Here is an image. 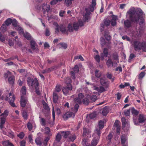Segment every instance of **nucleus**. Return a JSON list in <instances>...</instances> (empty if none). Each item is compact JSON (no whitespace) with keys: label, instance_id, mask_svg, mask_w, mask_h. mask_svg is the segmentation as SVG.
Wrapping results in <instances>:
<instances>
[{"label":"nucleus","instance_id":"nucleus-59","mask_svg":"<svg viewBox=\"0 0 146 146\" xmlns=\"http://www.w3.org/2000/svg\"><path fill=\"white\" fill-rule=\"evenodd\" d=\"M68 31L70 32H73V29L72 26L70 24H69L68 26Z\"/></svg>","mask_w":146,"mask_h":146},{"label":"nucleus","instance_id":"nucleus-37","mask_svg":"<svg viewBox=\"0 0 146 146\" xmlns=\"http://www.w3.org/2000/svg\"><path fill=\"white\" fill-rule=\"evenodd\" d=\"M11 23L12 25L15 27V29L17 28V27L19 26L17 25V22L16 19H13L12 20Z\"/></svg>","mask_w":146,"mask_h":146},{"label":"nucleus","instance_id":"nucleus-20","mask_svg":"<svg viewBox=\"0 0 146 146\" xmlns=\"http://www.w3.org/2000/svg\"><path fill=\"white\" fill-rule=\"evenodd\" d=\"M131 112L133 116H136L139 114V111L134 107L131 108Z\"/></svg>","mask_w":146,"mask_h":146},{"label":"nucleus","instance_id":"nucleus-26","mask_svg":"<svg viewBox=\"0 0 146 146\" xmlns=\"http://www.w3.org/2000/svg\"><path fill=\"white\" fill-rule=\"evenodd\" d=\"M108 112L109 111L108 108L106 107H105L102 109V114L106 116L108 113Z\"/></svg>","mask_w":146,"mask_h":146},{"label":"nucleus","instance_id":"nucleus-23","mask_svg":"<svg viewBox=\"0 0 146 146\" xmlns=\"http://www.w3.org/2000/svg\"><path fill=\"white\" fill-rule=\"evenodd\" d=\"M58 99V95L56 92H54L53 95V102L54 103L57 102Z\"/></svg>","mask_w":146,"mask_h":146},{"label":"nucleus","instance_id":"nucleus-1","mask_svg":"<svg viewBox=\"0 0 146 146\" xmlns=\"http://www.w3.org/2000/svg\"><path fill=\"white\" fill-rule=\"evenodd\" d=\"M130 21L127 20L124 22V25L127 27H129L131 26V22L134 23H139V25L142 24L145 22L143 17V12L140 9H135L134 8L130 9L127 12Z\"/></svg>","mask_w":146,"mask_h":146},{"label":"nucleus","instance_id":"nucleus-61","mask_svg":"<svg viewBox=\"0 0 146 146\" xmlns=\"http://www.w3.org/2000/svg\"><path fill=\"white\" fill-rule=\"evenodd\" d=\"M59 45H60L64 49H66L67 47V44H66L64 43H60L58 44Z\"/></svg>","mask_w":146,"mask_h":146},{"label":"nucleus","instance_id":"nucleus-57","mask_svg":"<svg viewBox=\"0 0 146 146\" xmlns=\"http://www.w3.org/2000/svg\"><path fill=\"white\" fill-rule=\"evenodd\" d=\"M135 57V55L132 53H131L130 54L129 56V58L128 60V61L129 62H131V60L134 58Z\"/></svg>","mask_w":146,"mask_h":146},{"label":"nucleus","instance_id":"nucleus-51","mask_svg":"<svg viewBox=\"0 0 146 146\" xmlns=\"http://www.w3.org/2000/svg\"><path fill=\"white\" fill-rule=\"evenodd\" d=\"M133 121L135 124L136 125H139V121H137V119L136 116H133Z\"/></svg>","mask_w":146,"mask_h":146},{"label":"nucleus","instance_id":"nucleus-33","mask_svg":"<svg viewBox=\"0 0 146 146\" xmlns=\"http://www.w3.org/2000/svg\"><path fill=\"white\" fill-rule=\"evenodd\" d=\"M22 116L25 119L27 120L28 119V115L27 112L25 111H23L22 114Z\"/></svg>","mask_w":146,"mask_h":146},{"label":"nucleus","instance_id":"nucleus-53","mask_svg":"<svg viewBox=\"0 0 146 146\" xmlns=\"http://www.w3.org/2000/svg\"><path fill=\"white\" fill-rule=\"evenodd\" d=\"M82 100L78 97L75 98L74 99V101L76 103H77L78 104H80L82 103Z\"/></svg>","mask_w":146,"mask_h":146},{"label":"nucleus","instance_id":"nucleus-16","mask_svg":"<svg viewBox=\"0 0 146 146\" xmlns=\"http://www.w3.org/2000/svg\"><path fill=\"white\" fill-rule=\"evenodd\" d=\"M61 138L62 136L61 133L59 132L58 133L56 136L55 140L53 143V145H55L56 143V141L58 142H60L61 139Z\"/></svg>","mask_w":146,"mask_h":146},{"label":"nucleus","instance_id":"nucleus-63","mask_svg":"<svg viewBox=\"0 0 146 146\" xmlns=\"http://www.w3.org/2000/svg\"><path fill=\"white\" fill-rule=\"evenodd\" d=\"M110 23V21L109 20H105L104 22V23L105 26H108L109 25Z\"/></svg>","mask_w":146,"mask_h":146},{"label":"nucleus","instance_id":"nucleus-12","mask_svg":"<svg viewBox=\"0 0 146 146\" xmlns=\"http://www.w3.org/2000/svg\"><path fill=\"white\" fill-rule=\"evenodd\" d=\"M83 25V23L82 21H78V23H74L73 25V29L75 30H77L79 26H82Z\"/></svg>","mask_w":146,"mask_h":146},{"label":"nucleus","instance_id":"nucleus-30","mask_svg":"<svg viewBox=\"0 0 146 146\" xmlns=\"http://www.w3.org/2000/svg\"><path fill=\"white\" fill-rule=\"evenodd\" d=\"M24 36L28 40H30L31 38V35L28 33H25L24 34Z\"/></svg>","mask_w":146,"mask_h":146},{"label":"nucleus","instance_id":"nucleus-41","mask_svg":"<svg viewBox=\"0 0 146 146\" xmlns=\"http://www.w3.org/2000/svg\"><path fill=\"white\" fill-rule=\"evenodd\" d=\"M60 86L59 85H57L55 88V90L54 92H59L61 90Z\"/></svg>","mask_w":146,"mask_h":146},{"label":"nucleus","instance_id":"nucleus-21","mask_svg":"<svg viewBox=\"0 0 146 146\" xmlns=\"http://www.w3.org/2000/svg\"><path fill=\"white\" fill-rule=\"evenodd\" d=\"M96 136V138H94V139L92 141L90 146H96L98 143V140L99 139H97V135H95Z\"/></svg>","mask_w":146,"mask_h":146},{"label":"nucleus","instance_id":"nucleus-58","mask_svg":"<svg viewBox=\"0 0 146 146\" xmlns=\"http://www.w3.org/2000/svg\"><path fill=\"white\" fill-rule=\"evenodd\" d=\"M5 117H1L0 118V124H4L5 122Z\"/></svg>","mask_w":146,"mask_h":146},{"label":"nucleus","instance_id":"nucleus-29","mask_svg":"<svg viewBox=\"0 0 146 146\" xmlns=\"http://www.w3.org/2000/svg\"><path fill=\"white\" fill-rule=\"evenodd\" d=\"M82 102L84 104L86 105H88L90 102L89 98L86 97L84 98Z\"/></svg>","mask_w":146,"mask_h":146},{"label":"nucleus","instance_id":"nucleus-50","mask_svg":"<svg viewBox=\"0 0 146 146\" xmlns=\"http://www.w3.org/2000/svg\"><path fill=\"white\" fill-rule=\"evenodd\" d=\"M130 111H131V108L128 110H125L124 112L125 115L127 116H129L130 114Z\"/></svg>","mask_w":146,"mask_h":146},{"label":"nucleus","instance_id":"nucleus-15","mask_svg":"<svg viewBox=\"0 0 146 146\" xmlns=\"http://www.w3.org/2000/svg\"><path fill=\"white\" fill-rule=\"evenodd\" d=\"M101 44L102 47L105 45H106V46H109V45L110 44V42L108 41V42H106L104 38L101 37L100 38Z\"/></svg>","mask_w":146,"mask_h":146},{"label":"nucleus","instance_id":"nucleus-54","mask_svg":"<svg viewBox=\"0 0 146 146\" xmlns=\"http://www.w3.org/2000/svg\"><path fill=\"white\" fill-rule=\"evenodd\" d=\"M106 90L103 86H101L99 87L98 92L100 93H102L104 91H106Z\"/></svg>","mask_w":146,"mask_h":146},{"label":"nucleus","instance_id":"nucleus-39","mask_svg":"<svg viewBox=\"0 0 146 146\" xmlns=\"http://www.w3.org/2000/svg\"><path fill=\"white\" fill-rule=\"evenodd\" d=\"M89 98L91 102H94L97 100V97L96 95H93L91 96Z\"/></svg>","mask_w":146,"mask_h":146},{"label":"nucleus","instance_id":"nucleus-18","mask_svg":"<svg viewBox=\"0 0 146 146\" xmlns=\"http://www.w3.org/2000/svg\"><path fill=\"white\" fill-rule=\"evenodd\" d=\"M86 13L85 15L84 16V19L85 21H86L88 20L89 18V15L90 14V11H89L88 9L86 8L85 9Z\"/></svg>","mask_w":146,"mask_h":146},{"label":"nucleus","instance_id":"nucleus-7","mask_svg":"<svg viewBox=\"0 0 146 146\" xmlns=\"http://www.w3.org/2000/svg\"><path fill=\"white\" fill-rule=\"evenodd\" d=\"M36 8L38 10L42 9V11L44 14L48 13L50 10V6L47 4L43 3L40 6L37 5Z\"/></svg>","mask_w":146,"mask_h":146},{"label":"nucleus","instance_id":"nucleus-46","mask_svg":"<svg viewBox=\"0 0 146 146\" xmlns=\"http://www.w3.org/2000/svg\"><path fill=\"white\" fill-rule=\"evenodd\" d=\"M27 127L29 130V131H31L32 129L33 126L32 124L31 123L30 121H29L27 123Z\"/></svg>","mask_w":146,"mask_h":146},{"label":"nucleus","instance_id":"nucleus-35","mask_svg":"<svg viewBox=\"0 0 146 146\" xmlns=\"http://www.w3.org/2000/svg\"><path fill=\"white\" fill-rule=\"evenodd\" d=\"M15 29L18 31L19 33L20 34H22L24 33V31L23 29L19 26L17 27V28H16Z\"/></svg>","mask_w":146,"mask_h":146},{"label":"nucleus","instance_id":"nucleus-27","mask_svg":"<svg viewBox=\"0 0 146 146\" xmlns=\"http://www.w3.org/2000/svg\"><path fill=\"white\" fill-rule=\"evenodd\" d=\"M106 64L108 67L112 66H113V62L109 58L106 62Z\"/></svg>","mask_w":146,"mask_h":146},{"label":"nucleus","instance_id":"nucleus-9","mask_svg":"<svg viewBox=\"0 0 146 146\" xmlns=\"http://www.w3.org/2000/svg\"><path fill=\"white\" fill-rule=\"evenodd\" d=\"M28 102L27 98L24 96H21L20 100L21 106L23 108L25 107V106H27V105L28 104Z\"/></svg>","mask_w":146,"mask_h":146},{"label":"nucleus","instance_id":"nucleus-3","mask_svg":"<svg viewBox=\"0 0 146 146\" xmlns=\"http://www.w3.org/2000/svg\"><path fill=\"white\" fill-rule=\"evenodd\" d=\"M79 106V105L76 104L74 106V109L73 110V111L74 113L67 112L65 113L63 116V118L64 120H67L69 118L72 117H74L75 116V113H76L78 109Z\"/></svg>","mask_w":146,"mask_h":146},{"label":"nucleus","instance_id":"nucleus-24","mask_svg":"<svg viewBox=\"0 0 146 146\" xmlns=\"http://www.w3.org/2000/svg\"><path fill=\"white\" fill-rule=\"evenodd\" d=\"M3 144L5 146H14V145L8 140L3 141Z\"/></svg>","mask_w":146,"mask_h":146},{"label":"nucleus","instance_id":"nucleus-44","mask_svg":"<svg viewBox=\"0 0 146 146\" xmlns=\"http://www.w3.org/2000/svg\"><path fill=\"white\" fill-rule=\"evenodd\" d=\"M44 130L46 134L49 135H51L50 134V130L49 127H46L44 128Z\"/></svg>","mask_w":146,"mask_h":146},{"label":"nucleus","instance_id":"nucleus-11","mask_svg":"<svg viewBox=\"0 0 146 146\" xmlns=\"http://www.w3.org/2000/svg\"><path fill=\"white\" fill-rule=\"evenodd\" d=\"M30 44L31 48L32 49L36 52H38L39 49L38 48V46L34 40H31L30 41Z\"/></svg>","mask_w":146,"mask_h":146},{"label":"nucleus","instance_id":"nucleus-64","mask_svg":"<svg viewBox=\"0 0 146 146\" xmlns=\"http://www.w3.org/2000/svg\"><path fill=\"white\" fill-rule=\"evenodd\" d=\"M17 136L20 138L22 139L24 137V134L23 132H22L20 133L19 134H18Z\"/></svg>","mask_w":146,"mask_h":146},{"label":"nucleus","instance_id":"nucleus-40","mask_svg":"<svg viewBox=\"0 0 146 146\" xmlns=\"http://www.w3.org/2000/svg\"><path fill=\"white\" fill-rule=\"evenodd\" d=\"M54 68H51L46 69L44 70H43L42 71V73L43 74L49 73Z\"/></svg>","mask_w":146,"mask_h":146},{"label":"nucleus","instance_id":"nucleus-31","mask_svg":"<svg viewBox=\"0 0 146 146\" xmlns=\"http://www.w3.org/2000/svg\"><path fill=\"white\" fill-rule=\"evenodd\" d=\"M43 106L44 109L46 110L48 113L50 110V109L47 104L44 102L43 103Z\"/></svg>","mask_w":146,"mask_h":146},{"label":"nucleus","instance_id":"nucleus-6","mask_svg":"<svg viewBox=\"0 0 146 146\" xmlns=\"http://www.w3.org/2000/svg\"><path fill=\"white\" fill-rule=\"evenodd\" d=\"M104 127V121L100 120L99 122L98 127L96 128L95 131V135H97V139H99L100 137L101 132L100 129H102Z\"/></svg>","mask_w":146,"mask_h":146},{"label":"nucleus","instance_id":"nucleus-4","mask_svg":"<svg viewBox=\"0 0 146 146\" xmlns=\"http://www.w3.org/2000/svg\"><path fill=\"white\" fill-rule=\"evenodd\" d=\"M53 25L55 27V29L56 33H58L60 30L62 33L68 35V30L64 26L62 25L59 26L56 22L54 23Z\"/></svg>","mask_w":146,"mask_h":146},{"label":"nucleus","instance_id":"nucleus-62","mask_svg":"<svg viewBox=\"0 0 146 146\" xmlns=\"http://www.w3.org/2000/svg\"><path fill=\"white\" fill-rule=\"evenodd\" d=\"M73 70L75 73H77L79 71L78 66L77 65H75L74 68Z\"/></svg>","mask_w":146,"mask_h":146},{"label":"nucleus","instance_id":"nucleus-42","mask_svg":"<svg viewBox=\"0 0 146 146\" xmlns=\"http://www.w3.org/2000/svg\"><path fill=\"white\" fill-rule=\"evenodd\" d=\"M113 58L114 60H117L118 62H119L118 55L117 53H113Z\"/></svg>","mask_w":146,"mask_h":146},{"label":"nucleus","instance_id":"nucleus-47","mask_svg":"<svg viewBox=\"0 0 146 146\" xmlns=\"http://www.w3.org/2000/svg\"><path fill=\"white\" fill-rule=\"evenodd\" d=\"M7 27L6 25L5 24H3L0 28L1 31L4 32L6 31Z\"/></svg>","mask_w":146,"mask_h":146},{"label":"nucleus","instance_id":"nucleus-34","mask_svg":"<svg viewBox=\"0 0 146 146\" xmlns=\"http://www.w3.org/2000/svg\"><path fill=\"white\" fill-rule=\"evenodd\" d=\"M97 115V113L95 111H94L92 113L89 114V117L90 118L92 119L95 117Z\"/></svg>","mask_w":146,"mask_h":146},{"label":"nucleus","instance_id":"nucleus-2","mask_svg":"<svg viewBox=\"0 0 146 146\" xmlns=\"http://www.w3.org/2000/svg\"><path fill=\"white\" fill-rule=\"evenodd\" d=\"M134 47L135 50H139L141 49L146 52V42H143L141 43L139 41L136 40L134 42Z\"/></svg>","mask_w":146,"mask_h":146},{"label":"nucleus","instance_id":"nucleus-32","mask_svg":"<svg viewBox=\"0 0 146 146\" xmlns=\"http://www.w3.org/2000/svg\"><path fill=\"white\" fill-rule=\"evenodd\" d=\"M95 76L98 78H99L101 76L102 73L99 70H96L95 73Z\"/></svg>","mask_w":146,"mask_h":146},{"label":"nucleus","instance_id":"nucleus-36","mask_svg":"<svg viewBox=\"0 0 146 146\" xmlns=\"http://www.w3.org/2000/svg\"><path fill=\"white\" fill-rule=\"evenodd\" d=\"M21 92L22 94V95L24 96L25 95L26 93V88L25 86H23L21 89Z\"/></svg>","mask_w":146,"mask_h":146},{"label":"nucleus","instance_id":"nucleus-14","mask_svg":"<svg viewBox=\"0 0 146 146\" xmlns=\"http://www.w3.org/2000/svg\"><path fill=\"white\" fill-rule=\"evenodd\" d=\"M108 54V49L106 48H105L104 49L103 53H101L100 54L101 57L102 58V60H103L104 58V57H106L107 56Z\"/></svg>","mask_w":146,"mask_h":146},{"label":"nucleus","instance_id":"nucleus-56","mask_svg":"<svg viewBox=\"0 0 146 146\" xmlns=\"http://www.w3.org/2000/svg\"><path fill=\"white\" fill-rule=\"evenodd\" d=\"M8 113L9 111L7 110H5L4 112L0 116L3 115L4 117H6L8 115Z\"/></svg>","mask_w":146,"mask_h":146},{"label":"nucleus","instance_id":"nucleus-25","mask_svg":"<svg viewBox=\"0 0 146 146\" xmlns=\"http://www.w3.org/2000/svg\"><path fill=\"white\" fill-rule=\"evenodd\" d=\"M62 136L64 138H66L70 134V132L69 131H62L61 133Z\"/></svg>","mask_w":146,"mask_h":146},{"label":"nucleus","instance_id":"nucleus-8","mask_svg":"<svg viewBox=\"0 0 146 146\" xmlns=\"http://www.w3.org/2000/svg\"><path fill=\"white\" fill-rule=\"evenodd\" d=\"M72 87L70 84L68 85L66 87H63L62 89L63 93L65 95H68L69 94V92L72 90Z\"/></svg>","mask_w":146,"mask_h":146},{"label":"nucleus","instance_id":"nucleus-28","mask_svg":"<svg viewBox=\"0 0 146 146\" xmlns=\"http://www.w3.org/2000/svg\"><path fill=\"white\" fill-rule=\"evenodd\" d=\"M35 142L37 145L41 146L42 143V142L40 138L37 137L35 140Z\"/></svg>","mask_w":146,"mask_h":146},{"label":"nucleus","instance_id":"nucleus-22","mask_svg":"<svg viewBox=\"0 0 146 146\" xmlns=\"http://www.w3.org/2000/svg\"><path fill=\"white\" fill-rule=\"evenodd\" d=\"M8 80L10 84H14L15 81L14 76L13 75L9 76L8 78Z\"/></svg>","mask_w":146,"mask_h":146},{"label":"nucleus","instance_id":"nucleus-49","mask_svg":"<svg viewBox=\"0 0 146 146\" xmlns=\"http://www.w3.org/2000/svg\"><path fill=\"white\" fill-rule=\"evenodd\" d=\"M69 139L72 142H73L76 139V137L75 135H71L68 137Z\"/></svg>","mask_w":146,"mask_h":146},{"label":"nucleus","instance_id":"nucleus-19","mask_svg":"<svg viewBox=\"0 0 146 146\" xmlns=\"http://www.w3.org/2000/svg\"><path fill=\"white\" fill-rule=\"evenodd\" d=\"M121 143L122 145H125L126 143L127 144V143H126L127 138L125 135H121Z\"/></svg>","mask_w":146,"mask_h":146},{"label":"nucleus","instance_id":"nucleus-38","mask_svg":"<svg viewBox=\"0 0 146 146\" xmlns=\"http://www.w3.org/2000/svg\"><path fill=\"white\" fill-rule=\"evenodd\" d=\"M39 117L40 119V122L41 124L42 125L44 126H45L46 125V122L45 119L44 118L41 117Z\"/></svg>","mask_w":146,"mask_h":146},{"label":"nucleus","instance_id":"nucleus-43","mask_svg":"<svg viewBox=\"0 0 146 146\" xmlns=\"http://www.w3.org/2000/svg\"><path fill=\"white\" fill-rule=\"evenodd\" d=\"M11 75H12L11 73L9 71H8L7 73H5L4 74L3 76L4 78L6 79L8 77H9V76Z\"/></svg>","mask_w":146,"mask_h":146},{"label":"nucleus","instance_id":"nucleus-55","mask_svg":"<svg viewBox=\"0 0 146 146\" xmlns=\"http://www.w3.org/2000/svg\"><path fill=\"white\" fill-rule=\"evenodd\" d=\"M100 81L101 84L102 86H104L106 84V83L105 80L102 78H100Z\"/></svg>","mask_w":146,"mask_h":146},{"label":"nucleus","instance_id":"nucleus-48","mask_svg":"<svg viewBox=\"0 0 146 146\" xmlns=\"http://www.w3.org/2000/svg\"><path fill=\"white\" fill-rule=\"evenodd\" d=\"M12 21L11 19L8 18L5 21V23L8 26L11 23Z\"/></svg>","mask_w":146,"mask_h":146},{"label":"nucleus","instance_id":"nucleus-13","mask_svg":"<svg viewBox=\"0 0 146 146\" xmlns=\"http://www.w3.org/2000/svg\"><path fill=\"white\" fill-rule=\"evenodd\" d=\"M138 120L139 123H143L146 120L145 116L142 114H140L139 116Z\"/></svg>","mask_w":146,"mask_h":146},{"label":"nucleus","instance_id":"nucleus-5","mask_svg":"<svg viewBox=\"0 0 146 146\" xmlns=\"http://www.w3.org/2000/svg\"><path fill=\"white\" fill-rule=\"evenodd\" d=\"M27 84L29 86L35 87V86H38V81L36 78L34 79L30 77H27Z\"/></svg>","mask_w":146,"mask_h":146},{"label":"nucleus","instance_id":"nucleus-10","mask_svg":"<svg viewBox=\"0 0 146 146\" xmlns=\"http://www.w3.org/2000/svg\"><path fill=\"white\" fill-rule=\"evenodd\" d=\"M9 103L10 104L12 107H15V106L14 102L15 99V97L14 95L12 93L10 92L9 93Z\"/></svg>","mask_w":146,"mask_h":146},{"label":"nucleus","instance_id":"nucleus-52","mask_svg":"<svg viewBox=\"0 0 146 146\" xmlns=\"http://www.w3.org/2000/svg\"><path fill=\"white\" fill-rule=\"evenodd\" d=\"M72 0H65V3L67 6H69L72 4Z\"/></svg>","mask_w":146,"mask_h":146},{"label":"nucleus","instance_id":"nucleus-60","mask_svg":"<svg viewBox=\"0 0 146 146\" xmlns=\"http://www.w3.org/2000/svg\"><path fill=\"white\" fill-rule=\"evenodd\" d=\"M145 75V73L144 72H141L139 75V79H141Z\"/></svg>","mask_w":146,"mask_h":146},{"label":"nucleus","instance_id":"nucleus-17","mask_svg":"<svg viewBox=\"0 0 146 146\" xmlns=\"http://www.w3.org/2000/svg\"><path fill=\"white\" fill-rule=\"evenodd\" d=\"M83 132L82 135L84 137H85L86 136L91 133V131L88 128H86L85 127H84L83 129Z\"/></svg>","mask_w":146,"mask_h":146},{"label":"nucleus","instance_id":"nucleus-45","mask_svg":"<svg viewBox=\"0 0 146 146\" xmlns=\"http://www.w3.org/2000/svg\"><path fill=\"white\" fill-rule=\"evenodd\" d=\"M121 121L122 122V127H125L127 123V121L126 119L124 117H122L121 118Z\"/></svg>","mask_w":146,"mask_h":146}]
</instances>
